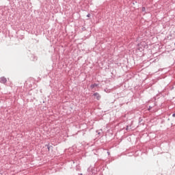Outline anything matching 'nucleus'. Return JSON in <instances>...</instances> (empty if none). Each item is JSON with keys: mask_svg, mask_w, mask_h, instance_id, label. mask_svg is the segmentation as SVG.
I'll list each match as a JSON object with an SVG mask.
<instances>
[{"mask_svg": "<svg viewBox=\"0 0 175 175\" xmlns=\"http://www.w3.org/2000/svg\"><path fill=\"white\" fill-rule=\"evenodd\" d=\"M93 96H94V98L96 99H97V100H100V94H99V93L96 92L93 94Z\"/></svg>", "mask_w": 175, "mask_h": 175, "instance_id": "f257e3e1", "label": "nucleus"}, {"mask_svg": "<svg viewBox=\"0 0 175 175\" xmlns=\"http://www.w3.org/2000/svg\"><path fill=\"white\" fill-rule=\"evenodd\" d=\"M6 81H8V79H6V78L4 77L0 78V83L2 84H5Z\"/></svg>", "mask_w": 175, "mask_h": 175, "instance_id": "f03ea898", "label": "nucleus"}, {"mask_svg": "<svg viewBox=\"0 0 175 175\" xmlns=\"http://www.w3.org/2000/svg\"><path fill=\"white\" fill-rule=\"evenodd\" d=\"M96 85H96V83H94V84H92V85H91V88H95V87H96Z\"/></svg>", "mask_w": 175, "mask_h": 175, "instance_id": "7ed1b4c3", "label": "nucleus"}, {"mask_svg": "<svg viewBox=\"0 0 175 175\" xmlns=\"http://www.w3.org/2000/svg\"><path fill=\"white\" fill-rule=\"evenodd\" d=\"M142 12H146V8L144 7L142 8Z\"/></svg>", "mask_w": 175, "mask_h": 175, "instance_id": "20e7f679", "label": "nucleus"}, {"mask_svg": "<svg viewBox=\"0 0 175 175\" xmlns=\"http://www.w3.org/2000/svg\"><path fill=\"white\" fill-rule=\"evenodd\" d=\"M90 16H91V14H89L87 15V17H90Z\"/></svg>", "mask_w": 175, "mask_h": 175, "instance_id": "39448f33", "label": "nucleus"}, {"mask_svg": "<svg viewBox=\"0 0 175 175\" xmlns=\"http://www.w3.org/2000/svg\"><path fill=\"white\" fill-rule=\"evenodd\" d=\"M172 117H175V113H174V114L172 115Z\"/></svg>", "mask_w": 175, "mask_h": 175, "instance_id": "423d86ee", "label": "nucleus"}]
</instances>
